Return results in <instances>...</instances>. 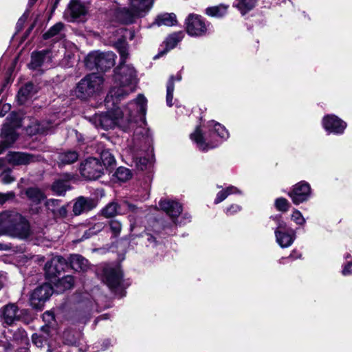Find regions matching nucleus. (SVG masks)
I'll return each instance as SVG.
<instances>
[{"label": "nucleus", "mask_w": 352, "mask_h": 352, "mask_svg": "<svg viewBox=\"0 0 352 352\" xmlns=\"http://www.w3.org/2000/svg\"><path fill=\"white\" fill-rule=\"evenodd\" d=\"M63 31L64 24L61 22H58L51 27L43 36L44 39L54 38L55 40H59L63 36Z\"/></svg>", "instance_id": "nucleus-29"}, {"label": "nucleus", "mask_w": 352, "mask_h": 352, "mask_svg": "<svg viewBox=\"0 0 352 352\" xmlns=\"http://www.w3.org/2000/svg\"><path fill=\"white\" fill-rule=\"evenodd\" d=\"M36 0H30V3L34 4Z\"/></svg>", "instance_id": "nucleus-61"}, {"label": "nucleus", "mask_w": 352, "mask_h": 352, "mask_svg": "<svg viewBox=\"0 0 352 352\" xmlns=\"http://www.w3.org/2000/svg\"><path fill=\"white\" fill-rule=\"evenodd\" d=\"M256 0H236L234 4L242 14L251 10L256 5Z\"/></svg>", "instance_id": "nucleus-36"}, {"label": "nucleus", "mask_w": 352, "mask_h": 352, "mask_svg": "<svg viewBox=\"0 0 352 352\" xmlns=\"http://www.w3.org/2000/svg\"><path fill=\"white\" fill-rule=\"evenodd\" d=\"M241 192L240 190H239L236 187L230 186L226 188V189H223L221 191H219L217 194V197L214 201L215 204H218L221 202H222L223 200H225L228 195H232V194H241Z\"/></svg>", "instance_id": "nucleus-34"}, {"label": "nucleus", "mask_w": 352, "mask_h": 352, "mask_svg": "<svg viewBox=\"0 0 352 352\" xmlns=\"http://www.w3.org/2000/svg\"><path fill=\"white\" fill-rule=\"evenodd\" d=\"M273 219L276 224L274 230L276 243L282 248L290 247L296 238V231L287 228L286 222L282 219L280 216H276Z\"/></svg>", "instance_id": "nucleus-6"}, {"label": "nucleus", "mask_w": 352, "mask_h": 352, "mask_svg": "<svg viewBox=\"0 0 352 352\" xmlns=\"http://www.w3.org/2000/svg\"><path fill=\"white\" fill-rule=\"evenodd\" d=\"M102 212L107 218L113 217L116 214H120L118 204L116 202L109 203L103 208Z\"/></svg>", "instance_id": "nucleus-39"}, {"label": "nucleus", "mask_w": 352, "mask_h": 352, "mask_svg": "<svg viewBox=\"0 0 352 352\" xmlns=\"http://www.w3.org/2000/svg\"><path fill=\"white\" fill-rule=\"evenodd\" d=\"M100 52H93L89 54L85 60V66L90 70L96 69L98 71V60Z\"/></svg>", "instance_id": "nucleus-37"}, {"label": "nucleus", "mask_w": 352, "mask_h": 352, "mask_svg": "<svg viewBox=\"0 0 352 352\" xmlns=\"http://www.w3.org/2000/svg\"><path fill=\"white\" fill-rule=\"evenodd\" d=\"M153 162V155L152 151L149 153H146L144 156L135 157L133 160L135 167L140 170H144L149 168Z\"/></svg>", "instance_id": "nucleus-27"}, {"label": "nucleus", "mask_w": 352, "mask_h": 352, "mask_svg": "<svg viewBox=\"0 0 352 352\" xmlns=\"http://www.w3.org/2000/svg\"><path fill=\"white\" fill-rule=\"evenodd\" d=\"M14 193L13 192H8L7 193L0 192V204H4L6 201L13 199Z\"/></svg>", "instance_id": "nucleus-51"}, {"label": "nucleus", "mask_w": 352, "mask_h": 352, "mask_svg": "<svg viewBox=\"0 0 352 352\" xmlns=\"http://www.w3.org/2000/svg\"><path fill=\"white\" fill-rule=\"evenodd\" d=\"M23 310H21L14 303H10L4 306L1 310V317L4 323L8 325L13 324L19 321L22 315Z\"/></svg>", "instance_id": "nucleus-15"}, {"label": "nucleus", "mask_w": 352, "mask_h": 352, "mask_svg": "<svg viewBox=\"0 0 352 352\" xmlns=\"http://www.w3.org/2000/svg\"><path fill=\"white\" fill-rule=\"evenodd\" d=\"M122 272L119 265H105L102 269V280L111 289L121 282Z\"/></svg>", "instance_id": "nucleus-11"}, {"label": "nucleus", "mask_w": 352, "mask_h": 352, "mask_svg": "<svg viewBox=\"0 0 352 352\" xmlns=\"http://www.w3.org/2000/svg\"><path fill=\"white\" fill-rule=\"evenodd\" d=\"M45 205L47 209L54 213L60 206V201L58 199H51L46 201Z\"/></svg>", "instance_id": "nucleus-46"}, {"label": "nucleus", "mask_w": 352, "mask_h": 352, "mask_svg": "<svg viewBox=\"0 0 352 352\" xmlns=\"http://www.w3.org/2000/svg\"><path fill=\"white\" fill-rule=\"evenodd\" d=\"M32 88L33 85L32 84H27L23 87L20 89L18 92V98L21 102H25Z\"/></svg>", "instance_id": "nucleus-42"}, {"label": "nucleus", "mask_w": 352, "mask_h": 352, "mask_svg": "<svg viewBox=\"0 0 352 352\" xmlns=\"http://www.w3.org/2000/svg\"><path fill=\"white\" fill-rule=\"evenodd\" d=\"M311 194V188L308 183L300 182L294 186L292 190L289 193V196L292 199L294 204L298 205L307 201Z\"/></svg>", "instance_id": "nucleus-13"}, {"label": "nucleus", "mask_w": 352, "mask_h": 352, "mask_svg": "<svg viewBox=\"0 0 352 352\" xmlns=\"http://www.w3.org/2000/svg\"><path fill=\"white\" fill-rule=\"evenodd\" d=\"M32 342L37 347H42L43 346V343L45 342V339L38 335L37 333H34L32 335Z\"/></svg>", "instance_id": "nucleus-48"}, {"label": "nucleus", "mask_w": 352, "mask_h": 352, "mask_svg": "<svg viewBox=\"0 0 352 352\" xmlns=\"http://www.w3.org/2000/svg\"><path fill=\"white\" fill-rule=\"evenodd\" d=\"M275 206L279 211L287 212L289 208V203L286 199L280 197L276 199Z\"/></svg>", "instance_id": "nucleus-43"}, {"label": "nucleus", "mask_w": 352, "mask_h": 352, "mask_svg": "<svg viewBox=\"0 0 352 352\" xmlns=\"http://www.w3.org/2000/svg\"><path fill=\"white\" fill-rule=\"evenodd\" d=\"M1 180L3 184H8L14 181V178L9 171H3L1 175Z\"/></svg>", "instance_id": "nucleus-47"}, {"label": "nucleus", "mask_w": 352, "mask_h": 352, "mask_svg": "<svg viewBox=\"0 0 352 352\" xmlns=\"http://www.w3.org/2000/svg\"><path fill=\"white\" fill-rule=\"evenodd\" d=\"M186 30L190 36H201L207 32V24L201 16L190 14L185 21Z\"/></svg>", "instance_id": "nucleus-7"}, {"label": "nucleus", "mask_w": 352, "mask_h": 352, "mask_svg": "<svg viewBox=\"0 0 352 352\" xmlns=\"http://www.w3.org/2000/svg\"><path fill=\"white\" fill-rule=\"evenodd\" d=\"M25 195L30 201L36 204L41 203L45 198L44 193L37 188H28Z\"/></svg>", "instance_id": "nucleus-33"}, {"label": "nucleus", "mask_w": 352, "mask_h": 352, "mask_svg": "<svg viewBox=\"0 0 352 352\" xmlns=\"http://www.w3.org/2000/svg\"><path fill=\"white\" fill-rule=\"evenodd\" d=\"M102 164L96 158L86 160L80 167L81 175L89 180L99 178L102 174Z\"/></svg>", "instance_id": "nucleus-8"}, {"label": "nucleus", "mask_w": 352, "mask_h": 352, "mask_svg": "<svg viewBox=\"0 0 352 352\" xmlns=\"http://www.w3.org/2000/svg\"><path fill=\"white\" fill-rule=\"evenodd\" d=\"M63 177V179L56 180L52 186V190L59 195H63L69 188V182L72 178V175L67 173Z\"/></svg>", "instance_id": "nucleus-24"}, {"label": "nucleus", "mask_w": 352, "mask_h": 352, "mask_svg": "<svg viewBox=\"0 0 352 352\" xmlns=\"http://www.w3.org/2000/svg\"><path fill=\"white\" fill-rule=\"evenodd\" d=\"M87 13V8L80 0H71L64 12V17L69 21H82Z\"/></svg>", "instance_id": "nucleus-10"}, {"label": "nucleus", "mask_w": 352, "mask_h": 352, "mask_svg": "<svg viewBox=\"0 0 352 352\" xmlns=\"http://www.w3.org/2000/svg\"><path fill=\"white\" fill-rule=\"evenodd\" d=\"M184 36V33L182 31L175 32L170 34L164 42L165 45V50L160 52L157 56H162L167 52L173 49L179 42H180Z\"/></svg>", "instance_id": "nucleus-22"}, {"label": "nucleus", "mask_w": 352, "mask_h": 352, "mask_svg": "<svg viewBox=\"0 0 352 352\" xmlns=\"http://www.w3.org/2000/svg\"><path fill=\"white\" fill-rule=\"evenodd\" d=\"M153 2V0H129V6L143 16L151 8Z\"/></svg>", "instance_id": "nucleus-28"}, {"label": "nucleus", "mask_w": 352, "mask_h": 352, "mask_svg": "<svg viewBox=\"0 0 352 352\" xmlns=\"http://www.w3.org/2000/svg\"><path fill=\"white\" fill-rule=\"evenodd\" d=\"M291 219L298 226H303L306 222L305 219L303 217L302 213L296 209H294L292 211L291 214Z\"/></svg>", "instance_id": "nucleus-44"}, {"label": "nucleus", "mask_w": 352, "mask_h": 352, "mask_svg": "<svg viewBox=\"0 0 352 352\" xmlns=\"http://www.w3.org/2000/svg\"><path fill=\"white\" fill-rule=\"evenodd\" d=\"M20 126L18 120L10 121L7 118V122L3 125L1 137L2 138V144L4 146L8 147L12 144L17 139L18 135L15 130L16 128Z\"/></svg>", "instance_id": "nucleus-12"}, {"label": "nucleus", "mask_w": 352, "mask_h": 352, "mask_svg": "<svg viewBox=\"0 0 352 352\" xmlns=\"http://www.w3.org/2000/svg\"><path fill=\"white\" fill-rule=\"evenodd\" d=\"M59 122H52V120L50 121H43L41 122H36L29 128L30 133H47L56 126Z\"/></svg>", "instance_id": "nucleus-23"}, {"label": "nucleus", "mask_w": 352, "mask_h": 352, "mask_svg": "<svg viewBox=\"0 0 352 352\" xmlns=\"http://www.w3.org/2000/svg\"><path fill=\"white\" fill-rule=\"evenodd\" d=\"M115 176L118 180L125 182L129 179L132 175L129 169L124 167H119L115 173Z\"/></svg>", "instance_id": "nucleus-40"}, {"label": "nucleus", "mask_w": 352, "mask_h": 352, "mask_svg": "<svg viewBox=\"0 0 352 352\" xmlns=\"http://www.w3.org/2000/svg\"><path fill=\"white\" fill-rule=\"evenodd\" d=\"M110 230L112 234L117 236L120 234L122 230V224L117 220H111L109 222Z\"/></svg>", "instance_id": "nucleus-45"}, {"label": "nucleus", "mask_w": 352, "mask_h": 352, "mask_svg": "<svg viewBox=\"0 0 352 352\" xmlns=\"http://www.w3.org/2000/svg\"><path fill=\"white\" fill-rule=\"evenodd\" d=\"M182 80V75L180 74H177L175 76H171L166 85V104L168 107H172L173 99V91L175 89L174 82L175 80L180 81Z\"/></svg>", "instance_id": "nucleus-30"}, {"label": "nucleus", "mask_w": 352, "mask_h": 352, "mask_svg": "<svg viewBox=\"0 0 352 352\" xmlns=\"http://www.w3.org/2000/svg\"><path fill=\"white\" fill-rule=\"evenodd\" d=\"M293 254H291L290 256H289V258H293Z\"/></svg>", "instance_id": "nucleus-63"}, {"label": "nucleus", "mask_w": 352, "mask_h": 352, "mask_svg": "<svg viewBox=\"0 0 352 352\" xmlns=\"http://www.w3.org/2000/svg\"><path fill=\"white\" fill-rule=\"evenodd\" d=\"M206 126L208 129L207 135L203 134L199 126L190 134V139L203 151L217 147L229 138V133L226 127L214 120L208 122Z\"/></svg>", "instance_id": "nucleus-3"}, {"label": "nucleus", "mask_w": 352, "mask_h": 352, "mask_svg": "<svg viewBox=\"0 0 352 352\" xmlns=\"http://www.w3.org/2000/svg\"><path fill=\"white\" fill-rule=\"evenodd\" d=\"M342 274L344 276L352 275V262H348L343 265Z\"/></svg>", "instance_id": "nucleus-53"}, {"label": "nucleus", "mask_w": 352, "mask_h": 352, "mask_svg": "<svg viewBox=\"0 0 352 352\" xmlns=\"http://www.w3.org/2000/svg\"><path fill=\"white\" fill-rule=\"evenodd\" d=\"M116 16L121 23L128 24L132 23L136 18L142 15L135 9H131L129 6V8H118L116 12Z\"/></svg>", "instance_id": "nucleus-18"}, {"label": "nucleus", "mask_w": 352, "mask_h": 352, "mask_svg": "<svg viewBox=\"0 0 352 352\" xmlns=\"http://www.w3.org/2000/svg\"><path fill=\"white\" fill-rule=\"evenodd\" d=\"M3 107H4L6 109H9L8 106V105H6V104L3 105Z\"/></svg>", "instance_id": "nucleus-62"}, {"label": "nucleus", "mask_w": 352, "mask_h": 352, "mask_svg": "<svg viewBox=\"0 0 352 352\" xmlns=\"http://www.w3.org/2000/svg\"><path fill=\"white\" fill-rule=\"evenodd\" d=\"M43 317L44 318H45L46 317L53 318V316L50 312L45 313Z\"/></svg>", "instance_id": "nucleus-57"}, {"label": "nucleus", "mask_w": 352, "mask_h": 352, "mask_svg": "<svg viewBox=\"0 0 352 352\" xmlns=\"http://www.w3.org/2000/svg\"><path fill=\"white\" fill-rule=\"evenodd\" d=\"M146 100L138 95L136 100L130 102L123 110L116 107L106 113L96 114L91 119L96 128L104 130L118 126L124 131L133 129L137 122L144 123Z\"/></svg>", "instance_id": "nucleus-1"}, {"label": "nucleus", "mask_w": 352, "mask_h": 352, "mask_svg": "<svg viewBox=\"0 0 352 352\" xmlns=\"http://www.w3.org/2000/svg\"><path fill=\"white\" fill-rule=\"evenodd\" d=\"M102 228V223H98L96 224L94 228L89 229L85 233V235H87L85 236L86 238H88L92 234H95L97 232H98Z\"/></svg>", "instance_id": "nucleus-50"}, {"label": "nucleus", "mask_w": 352, "mask_h": 352, "mask_svg": "<svg viewBox=\"0 0 352 352\" xmlns=\"http://www.w3.org/2000/svg\"><path fill=\"white\" fill-rule=\"evenodd\" d=\"M51 62V52L49 50H43L38 52H34L32 54V60L29 64L30 69H37L39 67L45 66Z\"/></svg>", "instance_id": "nucleus-19"}, {"label": "nucleus", "mask_w": 352, "mask_h": 352, "mask_svg": "<svg viewBox=\"0 0 352 352\" xmlns=\"http://www.w3.org/2000/svg\"><path fill=\"white\" fill-rule=\"evenodd\" d=\"M100 158L103 166L109 167L115 163V159L113 155L107 150L102 151L100 154Z\"/></svg>", "instance_id": "nucleus-41"}, {"label": "nucleus", "mask_w": 352, "mask_h": 352, "mask_svg": "<svg viewBox=\"0 0 352 352\" xmlns=\"http://www.w3.org/2000/svg\"><path fill=\"white\" fill-rule=\"evenodd\" d=\"M66 266V260L60 256H56L45 264V271L49 277H54L63 271Z\"/></svg>", "instance_id": "nucleus-16"}, {"label": "nucleus", "mask_w": 352, "mask_h": 352, "mask_svg": "<svg viewBox=\"0 0 352 352\" xmlns=\"http://www.w3.org/2000/svg\"><path fill=\"white\" fill-rule=\"evenodd\" d=\"M148 240L149 241H155V239H153V236H150L148 238Z\"/></svg>", "instance_id": "nucleus-59"}, {"label": "nucleus", "mask_w": 352, "mask_h": 352, "mask_svg": "<svg viewBox=\"0 0 352 352\" xmlns=\"http://www.w3.org/2000/svg\"><path fill=\"white\" fill-rule=\"evenodd\" d=\"M124 205L127 207V208L131 211H135V206L133 204H131L128 202H125Z\"/></svg>", "instance_id": "nucleus-56"}, {"label": "nucleus", "mask_w": 352, "mask_h": 352, "mask_svg": "<svg viewBox=\"0 0 352 352\" xmlns=\"http://www.w3.org/2000/svg\"><path fill=\"white\" fill-rule=\"evenodd\" d=\"M176 16L173 13H165L157 16L155 19L154 24L158 26L166 25L173 26L176 24Z\"/></svg>", "instance_id": "nucleus-32"}, {"label": "nucleus", "mask_w": 352, "mask_h": 352, "mask_svg": "<svg viewBox=\"0 0 352 352\" xmlns=\"http://www.w3.org/2000/svg\"><path fill=\"white\" fill-rule=\"evenodd\" d=\"M69 343L72 344L73 342L72 340L68 341Z\"/></svg>", "instance_id": "nucleus-64"}, {"label": "nucleus", "mask_w": 352, "mask_h": 352, "mask_svg": "<svg viewBox=\"0 0 352 352\" xmlns=\"http://www.w3.org/2000/svg\"><path fill=\"white\" fill-rule=\"evenodd\" d=\"M241 210V207L236 204H232L226 209V213L228 215H233Z\"/></svg>", "instance_id": "nucleus-49"}, {"label": "nucleus", "mask_w": 352, "mask_h": 352, "mask_svg": "<svg viewBox=\"0 0 352 352\" xmlns=\"http://www.w3.org/2000/svg\"><path fill=\"white\" fill-rule=\"evenodd\" d=\"M30 232L28 221L19 213L14 211L0 212V236L25 239Z\"/></svg>", "instance_id": "nucleus-4"}, {"label": "nucleus", "mask_w": 352, "mask_h": 352, "mask_svg": "<svg viewBox=\"0 0 352 352\" xmlns=\"http://www.w3.org/2000/svg\"><path fill=\"white\" fill-rule=\"evenodd\" d=\"M322 126L328 133L342 134L346 124L335 115H327L322 119Z\"/></svg>", "instance_id": "nucleus-14"}, {"label": "nucleus", "mask_w": 352, "mask_h": 352, "mask_svg": "<svg viewBox=\"0 0 352 352\" xmlns=\"http://www.w3.org/2000/svg\"><path fill=\"white\" fill-rule=\"evenodd\" d=\"M78 158V154L76 151H66L58 155V164L59 166L70 164L75 162Z\"/></svg>", "instance_id": "nucleus-31"}, {"label": "nucleus", "mask_w": 352, "mask_h": 352, "mask_svg": "<svg viewBox=\"0 0 352 352\" xmlns=\"http://www.w3.org/2000/svg\"><path fill=\"white\" fill-rule=\"evenodd\" d=\"M116 55L111 52H100L98 60V71L104 72L112 67L115 63Z\"/></svg>", "instance_id": "nucleus-25"}, {"label": "nucleus", "mask_w": 352, "mask_h": 352, "mask_svg": "<svg viewBox=\"0 0 352 352\" xmlns=\"http://www.w3.org/2000/svg\"><path fill=\"white\" fill-rule=\"evenodd\" d=\"M52 293L53 288L49 284H43L36 287L30 296L31 306L35 309H41Z\"/></svg>", "instance_id": "nucleus-9"}, {"label": "nucleus", "mask_w": 352, "mask_h": 352, "mask_svg": "<svg viewBox=\"0 0 352 352\" xmlns=\"http://www.w3.org/2000/svg\"><path fill=\"white\" fill-rule=\"evenodd\" d=\"M74 284V280L72 276H65L59 279L56 283V289L58 292H62L71 289Z\"/></svg>", "instance_id": "nucleus-35"}, {"label": "nucleus", "mask_w": 352, "mask_h": 352, "mask_svg": "<svg viewBox=\"0 0 352 352\" xmlns=\"http://www.w3.org/2000/svg\"><path fill=\"white\" fill-rule=\"evenodd\" d=\"M160 207L165 211L172 219L177 217L182 212V206L177 201L164 199L160 202Z\"/></svg>", "instance_id": "nucleus-21"}, {"label": "nucleus", "mask_w": 352, "mask_h": 352, "mask_svg": "<svg viewBox=\"0 0 352 352\" xmlns=\"http://www.w3.org/2000/svg\"><path fill=\"white\" fill-rule=\"evenodd\" d=\"M228 6L221 4L217 6L208 8L206 10V13L210 16L213 17H222L227 13Z\"/></svg>", "instance_id": "nucleus-38"}, {"label": "nucleus", "mask_w": 352, "mask_h": 352, "mask_svg": "<svg viewBox=\"0 0 352 352\" xmlns=\"http://www.w3.org/2000/svg\"><path fill=\"white\" fill-rule=\"evenodd\" d=\"M71 267L78 272H85L89 269V261L79 254L72 255L69 258Z\"/></svg>", "instance_id": "nucleus-26"}, {"label": "nucleus", "mask_w": 352, "mask_h": 352, "mask_svg": "<svg viewBox=\"0 0 352 352\" xmlns=\"http://www.w3.org/2000/svg\"><path fill=\"white\" fill-rule=\"evenodd\" d=\"M120 56V63L114 74V85L107 95L105 102L107 107L110 103L115 106L118 101L134 91L138 82L137 71L131 64H125L129 57L128 45L125 39H119L115 43Z\"/></svg>", "instance_id": "nucleus-2"}, {"label": "nucleus", "mask_w": 352, "mask_h": 352, "mask_svg": "<svg viewBox=\"0 0 352 352\" xmlns=\"http://www.w3.org/2000/svg\"><path fill=\"white\" fill-rule=\"evenodd\" d=\"M67 208L65 206H58V208H56V212H54V214L56 217H65L67 215Z\"/></svg>", "instance_id": "nucleus-52"}, {"label": "nucleus", "mask_w": 352, "mask_h": 352, "mask_svg": "<svg viewBox=\"0 0 352 352\" xmlns=\"http://www.w3.org/2000/svg\"><path fill=\"white\" fill-rule=\"evenodd\" d=\"M350 256H350V254H346L344 256V258H349Z\"/></svg>", "instance_id": "nucleus-60"}, {"label": "nucleus", "mask_w": 352, "mask_h": 352, "mask_svg": "<svg viewBox=\"0 0 352 352\" xmlns=\"http://www.w3.org/2000/svg\"><path fill=\"white\" fill-rule=\"evenodd\" d=\"M122 32H124V34L122 35L123 37L126 36L127 34L129 36V39L132 40L134 37V32L131 30H121Z\"/></svg>", "instance_id": "nucleus-55"}, {"label": "nucleus", "mask_w": 352, "mask_h": 352, "mask_svg": "<svg viewBox=\"0 0 352 352\" xmlns=\"http://www.w3.org/2000/svg\"><path fill=\"white\" fill-rule=\"evenodd\" d=\"M96 206L94 199L84 197H79L73 206V212L76 216L87 212Z\"/></svg>", "instance_id": "nucleus-17"}, {"label": "nucleus", "mask_w": 352, "mask_h": 352, "mask_svg": "<svg viewBox=\"0 0 352 352\" xmlns=\"http://www.w3.org/2000/svg\"><path fill=\"white\" fill-rule=\"evenodd\" d=\"M7 160L14 165H26L37 161L38 158L25 153H11L8 155Z\"/></svg>", "instance_id": "nucleus-20"}, {"label": "nucleus", "mask_w": 352, "mask_h": 352, "mask_svg": "<svg viewBox=\"0 0 352 352\" xmlns=\"http://www.w3.org/2000/svg\"><path fill=\"white\" fill-rule=\"evenodd\" d=\"M20 336L21 341L22 343L26 344L28 342L27 335L25 331L21 329H18L17 332L14 335V338L15 340L18 339L17 335Z\"/></svg>", "instance_id": "nucleus-54"}, {"label": "nucleus", "mask_w": 352, "mask_h": 352, "mask_svg": "<svg viewBox=\"0 0 352 352\" xmlns=\"http://www.w3.org/2000/svg\"><path fill=\"white\" fill-rule=\"evenodd\" d=\"M102 82V79L98 75H87L76 85L72 94L80 99H87L94 94Z\"/></svg>", "instance_id": "nucleus-5"}, {"label": "nucleus", "mask_w": 352, "mask_h": 352, "mask_svg": "<svg viewBox=\"0 0 352 352\" xmlns=\"http://www.w3.org/2000/svg\"><path fill=\"white\" fill-rule=\"evenodd\" d=\"M3 285V281L2 280V278H0V289L2 288Z\"/></svg>", "instance_id": "nucleus-58"}]
</instances>
